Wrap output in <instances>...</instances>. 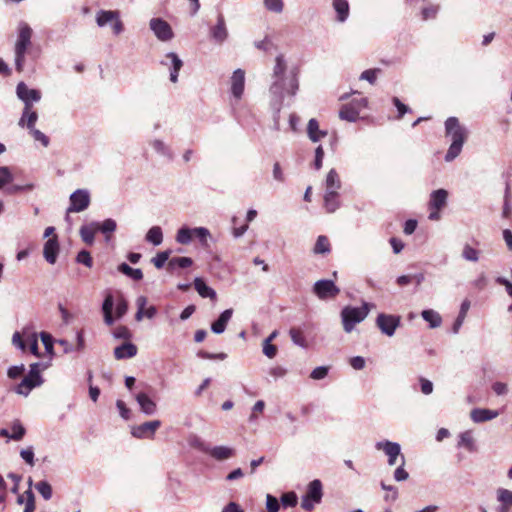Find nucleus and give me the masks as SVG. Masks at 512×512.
Returning a JSON list of instances; mask_svg holds the SVG:
<instances>
[{
  "label": "nucleus",
  "mask_w": 512,
  "mask_h": 512,
  "mask_svg": "<svg viewBox=\"0 0 512 512\" xmlns=\"http://www.w3.org/2000/svg\"><path fill=\"white\" fill-rule=\"evenodd\" d=\"M375 448L378 451H382L387 456V463L389 466L396 465L398 457L401 458L402 455L400 444L390 440H382L376 442Z\"/></svg>",
  "instance_id": "1a4fd4ad"
},
{
  "label": "nucleus",
  "mask_w": 512,
  "mask_h": 512,
  "mask_svg": "<svg viewBox=\"0 0 512 512\" xmlns=\"http://www.w3.org/2000/svg\"><path fill=\"white\" fill-rule=\"evenodd\" d=\"M161 426L160 420H152L140 425L133 426L131 434L138 439H152L155 432Z\"/></svg>",
  "instance_id": "2eb2a0df"
},
{
  "label": "nucleus",
  "mask_w": 512,
  "mask_h": 512,
  "mask_svg": "<svg viewBox=\"0 0 512 512\" xmlns=\"http://www.w3.org/2000/svg\"><path fill=\"white\" fill-rule=\"evenodd\" d=\"M21 458L30 466H34L35 460H34V451L33 447H28L26 449H22L20 451Z\"/></svg>",
  "instance_id": "69168bd1"
},
{
  "label": "nucleus",
  "mask_w": 512,
  "mask_h": 512,
  "mask_svg": "<svg viewBox=\"0 0 512 512\" xmlns=\"http://www.w3.org/2000/svg\"><path fill=\"white\" fill-rule=\"evenodd\" d=\"M480 252L470 246L469 244H465L462 250V257L466 261L477 262L479 260Z\"/></svg>",
  "instance_id": "a18cd8bd"
},
{
  "label": "nucleus",
  "mask_w": 512,
  "mask_h": 512,
  "mask_svg": "<svg viewBox=\"0 0 512 512\" xmlns=\"http://www.w3.org/2000/svg\"><path fill=\"white\" fill-rule=\"evenodd\" d=\"M194 287L202 298L216 299L217 295L215 290L209 287L202 278L196 277L194 279Z\"/></svg>",
  "instance_id": "c85d7f7f"
},
{
  "label": "nucleus",
  "mask_w": 512,
  "mask_h": 512,
  "mask_svg": "<svg viewBox=\"0 0 512 512\" xmlns=\"http://www.w3.org/2000/svg\"><path fill=\"white\" fill-rule=\"evenodd\" d=\"M170 253V250L159 252L151 261L157 269H161L164 267L166 261H168Z\"/></svg>",
  "instance_id": "09e8293b"
},
{
  "label": "nucleus",
  "mask_w": 512,
  "mask_h": 512,
  "mask_svg": "<svg viewBox=\"0 0 512 512\" xmlns=\"http://www.w3.org/2000/svg\"><path fill=\"white\" fill-rule=\"evenodd\" d=\"M264 5L267 10L275 13H281L284 6L282 0H264Z\"/></svg>",
  "instance_id": "864d4df0"
},
{
  "label": "nucleus",
  "mask_w": 512,
  "mask_h": 512,
  "mask_svg": "<svg viewBox=\"0 0 512 512\" xmlns=\"http://www.w3.org/2000/svg\"><path fill=\"white\" fill-rule=\"evenodd\" d=\"M401 317L398 315L380 313L376 318V325L379 330L388 337L395 334L396 329L400 326Z\"/></svg>",
  "instance_id": "6e6552de"
},
{
  "label": "nucleus",
  "mask_w": 512,
  "mask_h": 512,
  "mask_svg": "<svg viewBox=\"0 0 512 512\" xmlns=\"http://www.w3.org/2000/svg\"><path fill=\"white\" fill-rule=\"evenodd\" d=\"M202 451L218 461L227 460L234 455V449L227 446L205 447Z\"/></svg>",
  "instance_id": "aec40b11"
},
{
  "label": "nucleus",
  "mask_w": 512,
  "mask_h": 512,
  "mask_svg": "<svg viewBox=\"0 0 512 512\" xmlns=\"http://www.w3.org/2000/svg\"><path fill=\"white\" fill-rule=\"evenodd\" d=\"M59 250H60V247H59L58 238L56 235H54L53 237L49 238L44 244L43 256H44L45 260L49 264H55Z\"/></svg>",
  "instance_id": "a211bd4d"
},
{
  "label": "nucleus",
  "mask_w": 512,
  "mask_h": 512,
  "mask_svg": "<svg viewBox=\"0 0 512 512\" xmlns=\"http://www.w3.org/2000/svg\"><path fill=\"white\" fill-rule=\"evenodd\" d=\"M34 487L45 500L52 498V486L46 480L37 482Z\"/></svg>",
  "instance_id": "c03bdc74"
},
{
  "label": "nucleus",
  "mask_w": 512,
  "mask_h": 512,
  "mask_svg": "<svg viewBox=\"0 0 512 512\" xmlns=\"http://www.w3.org/2000/svg\"><path fill=\"white\" fill-rule=\"evenodd\" d=\"M233 315V309L224 310L218 319L211 324V330L215 334H221L225 331L228 322Z\"/></svg>",
  "instance_id": "393cba45"
},
{
  "label": "nucleus",
  "mask_w": 512,
  "mask_h": 512,
  "mask_svg": "<svg viewBox=\"0 0 512 512\" xmlns=\"http://www.w3.org/2000/svg\"><path fill=\"white\" fill-rule=\"evenodd\" d=\"M193 239V228L182 227L176 234V241L182 245H188Z\"/></svg>",
  "instance_id": "79ce46f5"
},
{
  "label": "nucleus",
  "mask_w": 512,
  "mask_h": 512,
  "mask_svg": "<svg viewBox=\"0 0 512 512\" xmlns=\"http://www.w3.org/2000/svg\"><path fill=\"white\" fill-rule=\"evenodd\" d=\"M118 270L135 281H139L143 278V273L141 269L132 268L127 263H121L118 266Z\"/></svg>",
  "instance_id": "58836bf2"
},
{
  "label": "nucleus",
  "mask_w": 512,
  "mask_h": 512,
  "mask_svg": "<svg viewBox=\"0 0 512 512\" xmlns=\"http://www.w3.org/2000/svg\"><path fill=\"white\" fill-rule=\"evenodd\" d=\"M230 86L232 96L236 100H240L245 89V71L243 69L238 68L232 73Z\"/></svg>",
  "instance_id": "f3484780"
},
{
  "label": "nucleus",
  "mask_w": 512,
  "mask_h": 512,
  "mask_svg": "<svg viewBox=\"0 0 512 512\" xmlns=\"http://www.w3.org/2000/svg\"><path fill=\"white\" fill-rule=\"evenodd\" d=\"M497 499L502 503V510L507 511L512 506V491L507 489H499L497 491Z\"/></svg>",
  "instance_id": "a19ab883"
},
{
  "label": "nucleus",
  "mask_w": 512,
  "mask_h": 512,
  "mask_svg": "<svg viewBox=\"0 0 512 512\" xmlns=\"http://www.w3.org/2000/svg\"><path fill=\"white\" fill-rule=\"evenodd\" d=\"M137 354V347L131 342H124L114 349V357L117 360L129 359Z\"/></svg>",
  "instance_id": "4be33fe9"
},
{
  "label": "nucleus",
  "mask_w": 512,
  "mask_h": 512,
  "mask_svg": "<svg viewBox=\"0 0 512 512\" xmlns=\"http://www.w3.org/2000/svg\"><path fill=\"white\" fill-rule=\"evenodd\" d=\"M330 251L331 245L329 239L324 235L318 236L313 248L314 254H328Z\"/></svg>",
  "instance_id": "4c0bfd02"
},
{
  "label": "nucleus",
  "mask_w": 512,
  "mask_h": 512,
  "mask_svg": "<svg viewBox=\"0 0 512 512\" xmlns=\"http://www.w3.org/2000/svg\"><path fill=\"white\" fill-rule=\"evenodd\" d=\"M127 310H128V303L124 298L121 297L117 301L116 308H115L116 318H118V319L122 318L127 313Z\"/></svg>",
  "instance_id": "e2e57ef3"
},
{
  "label": "nucleus",
  "mask_w": 512,
  "mask_h": 512,
  "mask_svg": "<svg viewBox=\"0 0 512 512\" xmlns=\"http://www.w3.org/2000/svg\"><path fill=\"white\" fill-rule=\"evenodd\" d=\"M266 509L268 510V512H278L280 509L279 500L275 496L267 494Z\"/></svg>",
  "instance_id": "4d7b16f0"
},
{
  "label": "nucleus",
  "mask_w": 512,
  "mask_h": 512,
  "mask_svg": "<svg viewBox=\"0 0 512 512\" xmlns=\"http://www.w3.org/2000/svg\"><path fill=\"white\" fill-rule=\"evenodd\" d=\"M368 104L365 97L353 99L350 103L344 104L340 111L339 117L348 122H356L359 119L360 112Z\"/></svg>",
  "instance_id": "0eeeda50"
},
{
  "label": "nucleus",
  "mask_w": 512,
  "mask_h": 512,
  "mask_svg": "<svg viewBox=\"0 0 512 512\" xmlns=\"http://www.w3.org/2000/svg\"><path fill=\"white\" fill-rule=\"evenodd\" d=\"M405 457L401 455V463L394 471V479L398 482L405 481L409 478V473L404 469Z\"/></svg>",
  "instance_id": "de8ad7c7"
},
{
  "label": "nucleus",
  "mask_w": 512,
  "mask_h": 512,
  "mask_svg": "<svg viewBox=\"0 0 512 512\" xmlns=\"http://www.w3.org/2000/svg\"><path fill=\"white\" fill-rule=\"evenodd\" d=\"M117 18H119V11L117 10H99L96 14V23L98 27L102 28Z\"/></svg>",
  "instance_id": "c756f323"
},
{
  "label": "nucleus",
  "mask_w": 512,
  "mask_h": 512,
  "mask_svg": "<svg viewBox=\"0 0 512 512\" xmlns=\"http://www.w3.org/2000/svg\"><path fill=\"white\" fill-rule=\"evenodd\" d=\"M338 197V192H325L324 207L328 213H333L339 208L340 202Z\"/></svg>",
  "instance_id": "473e14b6"
},
{
  "label": "nucleus",
  "mask_w": 512,
  "mask_h": 512,
  "mask_svg": "<svg viewBox=\"0 0 512 512\" xmlns=\"http://www.w3.org/2000/svg\"><path fill=\"white\" fill-rule=\"evenodd\" d=\"M32 28L26 22H20L17 27V39L14 46L15 68L22 72L25 65V57L28 49L32 45Z\"/></svg>",
  "instance_id": "7ed1b4c3"
},
{
  "label": "nucleus",
  "mask_w": 512,
  "mask_h": 512,
  "mask_svg": "<svg viewBox=\"0 0 512 512\" xmlns=\"http://www.w3.org/2000/svg\"><path fill=\"white\" fill-rule=\"evenodd\" d=\"M113 336L116 339L129 340L132 334L126 326H118L114 329Z\"/></svg>",
  "instance_id": "5fc2aeb1"
},
{
  "label": "nucleus",
  "mask_w": 512,
  "mask_h": 512,
  "mask_svg": "<svg viewBox=\"0 0 512 512\" xmlns=\"http://www.w3.org/2000/svg\"><path fill=\"white\" fill-rule=\"evenodd\" d=\"M307 135L312 142H318L320 139L327 136V131L320 130L319 123L316 119L309 120L307 125Z\"/></svg>",
  "instance_id": "bb28decb"
},
{
  "label": "nucleus",
  "mask_w": 512,
  "mask_h": 512,
  "mask_svg": "<svg viewBox=\"0 0 512 512\" xmlns=\"http://www.w3.org/2000/svg\"><path fill=\"white\" fill-rule=\"evenodd\" d=\"M421 316L425 321L429 323L431 328H437L442 323V318L439 313L432 309L423 310Z\"/></svg>",
  "instance_id": "c9c22d12"
},
{
  "label": "nucleus",
  "mask_w": 512,
  "mask_h": 512,
  "mask_svg": "<svg viewBox=\"0 0 512 512\" xmlns=\"http://www.w3.org/2000/svg\"><path fill=\"white\" fill-rule=\"evenodd\" d=\"M332 7L336 13V20L344 23L349 18L350 6L347 0H332Z\"/></svg>",
  "instance_id": "412c9836"
},
{
  "label": "nucleus",
  "mask_w": 512,
  "mask_h": 512,
  "mask_svg": "<svg viewBox=\"0 0 512 512\" xmlns=\"http://www.w3.org/2000/svg\"><path fill=\"white\" fill-rule=\"evenodd\" d=\"M328 372L329 367L319 366L312 370L310 377L314 380H322L328 375Z\"/></svg>",
  "instance_id": "0e129e2a"
},
{
  "label": "nucleus",
  "mask_w": 512,
  "mask_h": 512,
  "mask_svg": "<svg viewBox=\"0 0 512 512\" xmlns=\"http://www.w3.org/2000/svg\"><path fill=\"white\" fill-rule=\"evenodd\" d=\"M147 302H148V300L145 296H139L137 298V300H136L137 312L135 314V319L137 321H141L145 317L144 308L146 307Z\"/></svg>",
  "instance_id": "603ef678"
},
{
  "label": "nucleus",
  "mask_w": 512,
  "mask_h": 512,
  "mask_svg": "<svg viewBox=\"0 0 512 512\" xmlns=\"http://www.w3.org/2000/svg\"><path fill=\"white\" fill-rule=\"evenodd\" d=\"M341 188V181L335 169H331L325 179V192H338Z\"/></svg>",
  "instance_id": "7c9ffc66"
},
{
  "label": "nucleus",
  "mask_w": 512,
  "mask_h": 512,
  "mask_svg": "<svg viewBox=\"0 0 512 512\" xmlns=\"http://www.w3.org/2000/svg\"><path fill=\"white\" fill-rule=\"evenodd\" d=\"M31 135L36 141H39L44 147H47L50 143V139L43 132L38 129H32L30 131Z\"/></svg>",
  "instance_id": "338daca9"
},
{
  "label": "nucleus",
  "mask_w": 512,
  "mask_h": 512,
  "mask_svg": "<svg viewBox=\"0 0 512 512\" xmlns=\"http://www.w3.org/2000/svg\"><path fill=\"white\" fill-rule=\"evenodd\" d=\"M471 303L468 299H465L460 306L459 314L453 324L452 330L454 334H457L463 325V322L466 318L467 312L470 309Z\"/></svg>",
  "instance_id": "2f4dec72"
},
{
  "label": "nucleus",
  "mask_w": 512,
  "mask_h": 512,
  "mask_svg": "<svg viewBox=\"0 0 512 512\" xmlns=\"http://www.w3.org/2000/svg\"><path fill=\"white\" fill-rule=\"evenodd\" d=\"M90 205V194L85 189H78L70 195V206L67 212H82Z\"/></svg>",
  "instance_id": "4468645a"
},
{
  "label": "nucleus",
  "mask_w": 512,
  "mask_h": 512,
  "mask_svg": "<svg viewBox=\"0 0 512 512\" xmlns=\"http://www.w3.org/2000/svg\"><path fill=\"white\" fill-rule=\"evenodd\" d=\"M313 292L319 299H330L336 297L340 289L332 280H318L313 286Z\"/></svg>",
  "instance_id": "ddd939ff"
},
{
  "label": "nucleus",
  "mask_w": 512,
  "mask_h": 512,
  "mask_svg": "<svg viewBox=\"0 0 512 512\" xmlns=\"http://www.w3.org/2000/svg\"><path fill=\"white\" fill-rule=\"evenodd\" d=\"M160 64L170 69V81L176 83L178 81V74L183 66L182 60L174 52H169L161 60Z\"/></svg>",
  "instance_id": "dca6fc26"
},
{
  "label": "nucleus",
  "mask_w": 512,
  "mask_h": 512,
  "mask_svg": "<svg viewBox=\"0 0 512 512\" xmlns=\"http://www.w3.org/2000/svg\"><path fill=\"white\" fill-rule=\"evenodd\" d=\"M11 429H12L11 440H14V441H20L26 433L25 427L21 424V422L19 420H15L12 423Z\"/></svg>",
  "instance_id": "49530a36"
},
{
  "label": "nucleus",
  "mask_w": 512,
  "mask_h": 512,
  "mask_svg": "<svg viewBox=\"0 0 512 512\" xmlns=\"http://www.w3.org/2000/svg\"><path fill=\"white\" fill-rule=\"evenodd\" d=\"M25 371V366L23 364L21 365H15L9 367L7 371V375L10 379H16L20 377Z\"/></svg>",
  "instance_id": "774afa93"
},
{
  "label": "nucleus",
  "mask_w": 512,
  "mask_h": 512,
  "mask_svg": "<svg viewBox=\"0 0 512 512\" xmlns=\"http://www.w3.org/2000/svg\"><path fill=\"white\" fill-rule=\"evenodd\" d=\"M209 35L211 40L217 45H222L227 41L229 38V31L223 14L219 13L217 15L216 24L210 27Z\"/></svg>",
  "instance_id": "f8f14e48"
},
{
  "label": "nucleus",
  "mask_w": 512,
  "mask_h": 512,
  "mask_svg": "<svg viewBox=\"0 0 512 512\" xmlns=\"http://www.w3.org/2000/svg\"><path fill=\"white\" fill-rule=\"evenodd\" d=\"M369 304L364 302L361 307L345 306L341 311L343 329L346 333L353 331L369 314Z\"/></svg>",
  "instance_id": "20e7f679"
},
{
  "label": "nucleus",
  "mask_w": 512,
  "mask_h": 512,
  "mask_svg": "<svg viewBox=\"0 0 512 512\" xmlns=\"http://www.w3.org/2000/svg\"><path fill=\"white\" fill-rule=\"evenodd\" d=\"M26 502L23 512H34L35 510V496L31 489L25 491Z\"/></svg>",
  "instance_id": "13d9d810"
},
{
  "label": "nucleus",
  "mask_w": 512,
  "mask_h": 512,
  "mask_svg": "<svg viewBox=\"0 0 512 512\" xmlns=\"http://www.w3.org/2000/svg\"><path fill=\"white\" fill-rule=\"evenodd\" d=\"M145 239L147 242L153 244L154 246H158L163 241V232L161 227L153 226L146 233Z\"/></svg>",
  "instance_id": "f704fd0d"
},
{
  "label": "nucleus",
  "mask_w": 512,
  "mask_h": 512,
  "mask_svg": "<svg viewBox=\"0 0 512 512\" xmlns=\"http://www.w3.org/2000/svg\"><path fill=\"white\" fill-rule=\"evenodd\" d=\"M16 94L17 97L25 104L22 117L19 121V125L24 126L26 114L31 109V102H38L41 99V93L36 89L28 88L24 82H20L16 87Z\"/></svg>",
  "instance_id": "423d86ee"
},
{
  "label": "nucleus",
  "mask_w": 512,
  "mask_h": 512,
  "mask_svg": "<svg viewBox=\"0 0 512 512\" xmlns=\"http://www.w3.org/2000/svg\"><path fill=\"white\" fill-rule=\"evenodd\" d=\"M289 335L291 337V340L292 342L301 347V348H304L306 349L308 347V342L304 336V332L301 328L299 327H292L290 330H289Z\"/></svg>",
  "instance_id": "72a5a7b5"
},
{
  "label": "nucleus",
  "mask_w": 512,
  "mask_h": 512,
  "mask_svg": "<svg viewBox=\"0 0 512 512\" xmlns=\"http://www.w3.org/2000/svg\"><path fill=\"white\" fill-rule=\"evenodd\" d=\"M498 416V412L486 408H475L470 412V417L475 423L492 420Z\"/></svg>",
  "instance_id": "b1692460"
},
{
  "label": "nucleus",
  "mask_w": 512,
  "mask_h": 512,
  "mask_svg": "<svg viewBox=\"0 0 512 512\" xmlns=\"http://www.w3.org/2000/svg\"><path fill=\"white\" fill-rule=\"evenodd\" d=\"M323 497V486L319 479L311 481L305 494L301 499V507L304 510L310 511L316 504H319Z\"/></svg>",
  "instance_id": "39448f33"
},
{
  "label": "nucleus",
  "mask_w": 512,
  "mask_h": 512,
  "mask_svg": "<svg viewBox=\"0 0 512 512\" xmlns=\"http://www.w3.org/2000/svg\"><path fill=\"white\" fill-rule=\"evenodd\" d=\"M43 383L41 374L29 370L28 374L15 388V392L19 395L28 396L32 389L40 386Z\"/></svg>",
  "instance_id": "9b49d317"
},
{
  "label": "nucleus",
  "mask_w": 512,
  "mask_h": 512,
  "mask_svg": "<svg viewBox=\"0 0 512 512\" xmlns=\"http://www.w3.org/2000/svg\"><path fill=\"white\" fill-rule=\"evenodd\" d=\"M98 231H101L106 236V240L108 241L110 239L109 234L113 233L116 228L117 224L116 221L108 218L104 220L102 223L97 222Z\"/></svg>",
  "instance_id": "ea45409f"
},
{
  "label": "nucleus",
  "mask_w": 512,
  "mask_h": 512,
  "mask_svg": "<svg viewBox=\"0 0 512 512\" xmlns=\"http://www.w3.org/2000/svg\"><path fill=\"white\" fill-rule=\"evenodd\" d=\"M76 262L88 268L93 266V259L87 250H81L76 257Z\"/></svg>",
  "instance_id": "8fccbe9b"
},
{
  "label": "nucleus",
  "mask_w": 512,
  "mask_h": 512,
  "mask_svg": "<svg viewBox=\"0 0 512 512\" xmlns=\"http://www.w3.org/2000/svg\"><path fill=\"white\" fill-rule=\"evenodd\" d=\"M209 236H210V232L207 228H205V227L193 228V237L198 238L203 246L207 245V239Z\"/></svg>",
  "instance_id": "3c124183"
},
{
  "label": "nucleus",
  "mask_w": 512,
  "mask_h": 512,
  "mask_svg": "<svg viewBox=\"0 0 512 512\" xmlns=\"http://www.w3.org/2000/svg\"><path fill=\"white\" fill-rule=\"evenodd\" d=\"M135 399L144 414L153 415L156 412V403L146 393H138Z\"/></svg>",
  "instance_id": "5701e85b"
},
{
  "label": "nucleus",
  "mask_w": 512,
  "mask_h": 512,
  "mask_svg": "<svg viewBox=\"0 0 512 512\" xmlns=\"http://www.w3.org/2000/svg\"><path fill=\"white\" fill-rule=\"evenodd\" d=\"M12 180H13V175L10 172V169L6 166L0 167V189L4 185L12 182Z\"/></svg>",
  "instance_id": "6e6d98bb"
},
{
  "label": "nucleus",
  "mask_w": 512,
  "mask_h": 512,
  "mask_svg": "<svg viewBox=\"0 0 512 512\" xmlns=\"http://www.w3.org/2000/svg\"><path fill=\"white\" fill-rule=\"evenodd\" d=\"M380 72V69H367L363 71L359 77L360 80H366L370 84H374L377 78V74Z\"/></svg>",
  "instance_id": "bf43d9fd"
},
{
  "label": "nucleus",
  "mask_w": 512,
  "mask_h": 512,
  "mask_svg": "<svg viewBox=\"0 0 512 512\" xmlns=\"http://www.w3.org/2000/svg\"><path fill=\"white\" fill-rule=\"evenodd\" d=\"M458 447H464L469 452L478 451V446L471 430H466L459 435Z\"/></svg>",
  "instance_id": "a878e982"
},
{
  "label": "nucleus",
  "mask_w": 512,
  "mask_h": 512,
  "mask_svg": "<svg viewBox=\"0 0 512 512\" xmlns=\"http://www.w3.org/2000/svg\"><path fill=\"white\" fill-rule=\"evenodd\" d=\"M445 130L446 135L451 138V144L445 155V161L451 162L458 157L462 151L466 139V130L460 125L456 117H449L445 121Z\"/></svg>",
  "instance_id": "f03ea898"
},
{
  "label": "nucleus",
  "mask_w": 512,
  "mask_h": 512,
  "mask_svg": "<svg viewBox=\"0 0 512 512\" xmlns=\"http://www.w3.org/2000/svg\"><path fill=\"white\" fill-rule=\"evenodd\" d=\"M193 264L190 257H174L168 261L167 269L173 271L175 268H188Z\"/></svg>",
  "instance_id": "e433bc0d"
},
{
  "label": "nucleus",
  "mask_w": 512,
  "mask_h": 512,
  "mask_svg": "<svg viewBox=\"0 0 512 512\" xmlns=\"http://www.w3.org/2000/svg\"><path fill=\"white\" fill-rule=\"evenodd\" d=\"M97 232V222H91L87 225H82L79 231L81 239L88 245H92L94 243V237Z\"/></svg>",
  "instance_id": "cd10ccee"
},
{
  "label": "nucleus",
  "mask_w": 512,
  "mask_h": 512,
  "mask_svg": "<svg viewBox=\"0 0 512 512\" xmlns=\"http://www.w3.org/2000/svg\"><path fill=\"white\" fill-rule=\"evenodd\" d=\"M149 27L156 38L162 42L170 41L174 37L170 24L162 18H152Z\"/></svg>",
  "instance_id": "9d476101"
},
{
  "label": "nucleus",
  "mask_w": 512,
  "mask_h": 512,
  "mask_svg": "<svg viewBox=\"0 0 512 512\" xmlns=\"http://www.w3.org/2000/svg\"><path fill=\"white\" fill-rule=\"evenodd\" d=\"M448 192L445 189L434 190L430 195L429 209L430 210H441L447 204Z\"/></svg>",
  "instance_id": "6ab92c4d"
},
{
  "label": "nucleus",
  "mask_w": 512,
  "mask_h": 512,
  "mask_svg": "<svg viewBox=\"0 0 512 512\" xmlns=\"http://www.w3.org/2000/svg\"><path fill=\"white\" fill-rule=\"evenodd\" d=\"M281 503L284 507H294L297 504V496L294 492L285 493L281 496Z\"/></svg>",
  "instance_id": "052dcab7"
},
{
  "label": "nucleus",
  "mask_w": 512,
  "mask_h": 512,
  "mask_svg": "<svg viewBox=\"0 0 512 512\" xmlns=\"http://www.w3.org/2000/svg\"><path fill=\"white\" fill-rule=\"evenodd\" d=\"M262 347H263V349H262L263 354L266 357L272 359V358H274L276 356V354H277V347L274 344L269 343V340H264L263 344H262Z\"/></svg>",
  "instance_id": "680f3d73"
},
{
  "label": "nucleus",
  "mask_w": 512,
  "mask_h": 512,
  "mask_svg": "<svg viewBox=\"0 0 512 512\" xmlns=\"http://www.w3.org/2000/svg\"><path fill=\"white\" fill-rule=\"evenodd\" d=\"M299 68L289 67L283 54L275 58L273 67L272 82L269 88L271 94V105L275 110L274 128L280 129L279 114L286 97H294L299 89Z\"/></svg>",
  "instance_id": "f257e3e1"
},
{
  "label": "nucleus",
  "mask_w": 512,
  "mask_h": 512,
  "mask_svg": "<svg viewBox=\"0 0 512 512\" xmlns=\"http://www.w3.org/2000/svg\"><path fill=\"white\" fill-rule=\"evenodd\" d=\"M151 147L161 156L171 158L172 152L170 148L160 139H154L150 142Z\"/></svg>",
  "instance_id": "37998d69"
}]
</instances>
